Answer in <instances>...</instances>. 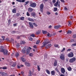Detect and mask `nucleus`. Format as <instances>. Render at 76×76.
Wrapping results in <instances>:
<instances>
[{
  "mask_svg": "<svg viewBox=\"0 0 76 76\" xmlns=\"http://www.w3.org/2000/svg\"><path fill=\"white\" fill-rule=\"evenodd\" d=\"M71 50V49H69L66 50V51L67 52V51H70Z\"/></svg>",
  "mask_w": 76,
  "mask_h": 76,
  "instance_id": "680f3d73",
  "label": "nucleus"
},
{
  "mask_svg": "<svg viewBox=\"0 0 76 76\" xmlns=\"http://www.w3.org/2000/svg\"><path fill=\"white\" fill-rule=\"evenodd\" d=\"M33 47L34 48H37V46L36 45H35Z\"/></svg>",
  "mask_w": 76,
  "mask_h": 76,
  "instance_id": "0e129e2a",
  "label": "nucleus"
},
{
  "mask_svg": "<svg viewBox=\"0 0 76 76\" xmlns=\"http://www.w3.org/2000/svg\"><path fill=\"white\" fill-rule=\"evenodd\" d=\"M42 32L43 34H46L47 33V31H45L42 30Z\"/></svg>",
  "mask_w": 76,
  "mask_h": 76,
  "instance_id": "b1692460",
  "label": "nucleus"
},
{
  "mask_svg": "<svg viewBox=\"0 0 76 76\" xmlns=\"http://www.w3.org/2000/svg\"><path fill=\"white\" fill-rule=\"evenodd\" d=\"M55 70H56L57 72H58V73H60V72H59V70H58V69H57V68H56L55 69Z\"/></svg>",
  "mask_w": 76,
  "mask_h": 76,
  "instance_id": "ea45409f",
  "label": "nucleus"
},
{
  "mask_svg": "<svg viewBox=\"0 0 76 76\" xmlns=\"http://www.w3.org/2000/svg\"><path fill=\"white\" fill-rule=\"evenodd\" d=\"M54 46L55 47H58V45L57 44H55L54 45Z\"/></svg>",
  "mask_w": 76,
  "mask_h": 76,
  "instance_id": "a19ab883",
  "label": "nucleus"
},
{
  "mask_svg": "<svg viewBox=\"0 0 76 76\" xmlns=\"http://www.w3.org/2000/svg\"><path fill=\"white\" fill-rule=\"evenodd\" d=\"M33 25H34V26H37V24L35 23H33Z\"/></svg>",
  "mask_w": 76,
  "mask_h": 76,
  "instance_id": "8fccbe9b",
  "label": "nucleus"
},
{
  "mask_svg": "<svg viewBox=\"0 0 76 76\" xmlns=\"http://www.w3.org/2000/svg\"><path fill=\"white\" fill-rule=\"evenodd\" d=\"M6 40L7 41H10V40L8 38H7V39H6Z\"/></svg>",
  "mask_w": 76,
  "mask_h": 76,
  "instance_id": "13d9d810",
  "label": "nucleus"
},
{
  "mask_svg": "<svg viewBox=\"0 0 76 76\" xmlns=\"http://www.w3.org/2000/svg\"><path fill=\"white\" fill-rule=\"evenodd\" d=\"M47 35L48 37H50L52 36V34L49 33H48V34H47Z\"/></svg>",
  "mask_w": 76,
  "mask_h": 76,
  "instance_id": "6ab92c4d",
  "label": "nucleus"
},
{
  "mask_svg": "<svg viewBox=\"0 0 76 76\" xmlns=\"http://www.w3.org/2000/svg\"><path fill=\"white\" fill-rule=\"evenodd\" d=\"M36 15L35 14V13L33 12L31 14V15L32 16H35Z\"/></svg>",
  "mask_w": 76,
  "mask_h": 76,
  "instance_id": "09e8293b",
  "label": "nucleus"
},
{
  "mask_svg": "<svg viewBox=\"0 0 76 76\" xmlns=\"http://www.w3.org/2000/svg\"><path fill=\"white\" fill-rule=\"evenodd\" d=\"M25 0H20V2L21 3H23V2H25Z\"/></svg>",
  "mask_w": 76,
  "mask_h": 76,
  "instance_id": "79ce46f5",
  "label": "nucleus"
},
{
  "mask_svg": "<svg viewBox=\"0 0 76 76\" xmlns=\"http://www.w3.org/2000/svg\"><path fill=\"white\" fill-rule=\"evenodd\" d=\"M40 33L39 31H38L36 32V34H39Z\"/></svg>",
  "mask_w": 76,
  "mask_h": 76,
  "instance_id": "4d7b16f0",
  "label": "nucleus"
},
{
  "mask_svg": "<svg viewBox=\"0 0 76 76\" xmlns=\"http://www.w3.org/2000/svg\"><path fill=\"white\" fill-rule=\"evenodd\" d=\"M57 61L56 60H55L54 65V66H57Z\"/></svg>",
  "mask_w": 76,
  "mask_h": 76,
  "instance_id": "dca6fc26",
  "label": "nucleus"
},
{
  "mask_svg": "<svg viewBox=\"0 0 76 76\" xmlns=\"http://www.w3.org/2000/svg\"><path fill=\"white\" fill-rule=\"evenodd\" d=\"M11 42H13H13H15V40H14V39L12 38L11 39Z\"/></svg>",
  "mask_w": 76,
  "mask_h": 76,
  "instance_id": "72a5a7b5",
  "label": "nucleus"
},
{
  "mask_svg": "<svg viewBox=\"0 0 76 76\" xmlns=\"http://www.w3.org/2000/svg\"><path fill=\"white\" fill-rule=\"evenodd\" d=\"M28 20L29 21H30V22H34V20L33 19L31 18H29L28 19Z\"/></svg>",
  "mask_w": 76,
  "mask_h": 76,
  "instance_id": "f3484780",
  "label": "nucleus"
},
{
  "mask_svg": "<svg viewBox=\"0 0 76 76\" xmlns=\"http://www.w3.org/2000/svg\"><path fill=\"white\" fill-rule=\"evenodd\" d=\"M16 47L17 48H19V43L17 44Z\"/></svg>",
  "mask_w": 76,
  "mask_h": 76,
  "instance_id": "de8ad7c7",
  "label": "nucleus"
},
{
  "mask_svg": "<svg viewBox=\"0 0 76 76\" xmlns=\"http://www.w3.org/2000/svg\"><path fill=\"white\" fill-rule=\"evenodd\" d=\"M68 23L69 24H68V26H70L72 25V21H68Z\"/></svg>",
  "mask_w": 76,
  "mask_h": 76,
  "instance_id": "bb28decb",
  "label": "nucleus"
},
{
  "mask_svg": "<svg viewBox=\"0 0 76 76\" xmlns=\"http://www.w3.org/2000/svg\"><path fill=\"white\" fill-rule=\"evenodd\" d=\"M72 31L70 30H69L68 31L67 34H72Z\"/></svg>",
  "mask_w": 76,
  "mask_h": 76,
  "instance_id": "37998d69",
  "label": "nucleus"
},
{
  "mask_svg": "<svg viewBox=\"0 0 76 76\" xmlns=\"http://www.w3.org/2000/svg\"><path fill=\"white\" fill-rule=\"evenodd\" d=\"M76 61V58L73 57L71 58L69 60V63H73Z\"/></svg>",
  "mask_w": 76,
  "mask_h": 76,
  "instance_id": "39448f33",
  "label": "nucleus"
},
{
  "mask_svg": "<svg viewBox=\"0 0 76 76\" xmlns=\"http://www.w3.org/2000/svg\"><path fill=\"white\" fill-rule=\"evenodd\" d=\"M60 58H61V59L62 60H64V54L62 53L61 54Z\"/></svg>",
  "mask_w": 76,
  "mask_h": 76,
  "instance_id": "0eeeda50",
  "label": "nucleus"
},
{
  "mask_svg": "<svg viewBox=\"0 0 76 76\" xmlns=\"http://www.w3.org/2000/svg\"><path fill=\"white\" fill-rule=\"evenodd\" d=\"M12 12L13 13H16V9L15 8H14L12 10Z\"/></svg>",
  "mask_w": 76,
  "mask_h": 76,
  "instance_id": "4be33fe9",
  "label": "nucleus"
},
{
  "mask_svg": "<svg viewBox=\"0 0 76 76\" xmlns=\"http://www.w3.org/2000/svg\"><path fill=\"white\" fill-rule=\"evenodd\" d=\"M43 7H44V4H42L40 5V12L42 13V12L43 11Z\"/></svg>",
  "mask_w": 76,
  "mask_h": 76,
  "instance_id": "423d86ee",
  "label": "nucleus"
},
{
  "mask_svg": "<svg viewBox=\"0 0 76 76\" xmlns=\"http://www.w3.org/2000/svg\"><path fill=\"white\" fill-rule=\"evenodd\" d=\"M24 19H25V17H22L20 18V19L22 20H24Z\"/></svg>",
  "mask_w": 76,
  "mask_h": 76,
  "instance_id": "473e14b6",
  "label": "nucleus"
},
{
  "mask_svg": "<svg viewBox=\"0 0 76 76\" xmlns=\"http://www.w3.org/2000/svg\"><path fill=\"white\" fill-rule=\"evenodd\" d=\"M37 69H38L39 71H40V69H40V67H39V66L38 65H37Z\"/></svg>",
  "mask_w": 76,
  "mask_h": 76,
  "instance_id": "f704fd0d",
  "label": "nucleus"
},
{
  "mask_svg": "<svg viewBox=\"0 0 76 76\" xmlns=\"http://www.w3.org/2000/svg\"><path fill=\"white\" fill-rule=\"evenodd\" d=\"M0 74L2 76H6L7 75V73H5L3 72H0Z\"/></svg>",
  "mask_w": 76,
  "mask_h": 76,
  "instance_id": "1a4fd4ad",
  "label": "nucleus"
},
{
  "mask_svg": "<svg viewBox=\"0 0 76 76\" xmlns=\"http://www.w3.org/2000/svg\"><path fill=\"white\" fill-rule=\"evenodd\" d=\"M61 27V26L60 25H58V26H55L54 28L55 29H58V28H60Z\"/></svg>",
  "mask_w": 76,
  "mask_h": 76,
  "instance_id": "ddd939ff",
  "label": "nucleus"
},
{
  "mask_svg": "<svg viewBox=\"0 0 76 76\" xmlns=\"http://www.w3.org/2000/svg\"><path fill=\"white\" fill-rule=\"evenodd\" d=\"M50 42L49 41L48 39H46L45 40V42H43L42 44L43 45L42 46V47H45V46L46 45V44H47Z\"/></svg>",
  "mask_w": 76,
  "mask_h": 76,
  "instance_id": "f03ea898",
  "label": "nucleus"
},
{
  "mask_svg": "<svg viewBox=\"0 0 76 76\" xmlns=\"http://www.w3.org/2000/svg\"><path fill=\"white\" fill-rule=\"evenodd\" d=\"M2 38L3 39V40H4V38H5V37L4 36H2Z\"/></svg>",
  "mask_w": 76,
  "mask_h": 76,
  "instance_id": "052dcab7",
  "label": "nucleus"
},
{
  "mask_svg": "<svg viewBox=\"0 0 76 76\" xmlns=\"http://www.w3.org/2000/svg\"><path fill=\"white\" fill-rule=\"evenodd\" d=\"M74 41V40L73 39H72L70 41V42H73Z\"/></svg>",
  "mask_w": 76,
  "mask_h": 76,
  "instance_id": "6e6d98bb",
  "label": "nucleus"
},
{
  "mask_svg": "<svg viewBox=\"0 0 76 76\" xmlns=\"http://www.w3.org/2000/svg\"><path fill=\"white\" fill-rule=\"evenodd\" d=\"M30 7H35L36 6H37V4L35 3H33L32 2H30Z\"/></svg>",
  "mask_w": 76,
  "mask_h": 76,
  "instance_id": "7ed1b4c3",
  "label": "nucleus"
},
{
  "mask_svg": "<svg viewBox=\"0 0 76 76\" xmlns=\"http://www.w3.org/2000/svg\"><path fill=\"white\" fill-rule=\"evenodd\" d=\"M29 3V1H27L26 2H25V5H26V4H28V3Z\"/></svg>",
  "mask_w": 76,
  "mask_h": 76,
  "instance_id": "4c0bfd02",
  "label": "nucleus"
},
{
  "mask_svg": "<svg viewBox=\"0 0 76 76\" xmlns=\"http://www.w3.org/2000/svg\"><path fill=\"white\" fill-rule=\"evenodd\" d=\"M30 27L33 29L34 28V26H33L32 23L29 22Z\"/></svg>",
  "mask_w": 76,
  "mask_h": 76,
  "instance_id": "9d476101",
  "label": "nucleus"
},
{
  "mask_svg": "<svg viewBox=\"0 0 76 76\" xmlns=\"http://www.w3.org/2000/svg\"><path fill=\"white\" fill-rule=\"evenodd\" d=\"M67 69L69 71H72V68L71 67L68 68Z\"/></svg>",
  "mask_w": 76,
  "mask_h": 76,
  "instance_id": "cd10ccee",
  "label": "nucleus"
},
{
  "mask_svg": "<svg viewBox=\"0 0 76 76\" xmlns=\"http://www.w3.org/2000/svg\"><path fill=\"white\" fill-rule=\"evenodd\" d=\"M61 2H63V3H64V0H61Z\"/></svg>",
  "mask_w": 76,
  "mask_h": 76,
  "instance_id": "338daca9",
  "label": "nucleus"
},
{
  "mask_svg": "<svg viewBox=\"0 0 76 76\" xmlns=\"http://www.w3.org/2000/svg\"><path fill=\"white\" fill-rule=\"evenodd\" d=\"M51 47V44H48L46 46V48H50Z\"/></svg>",
  "mask_w": 76,
  "mask_h": 76,
  "instance_id": "f8f14e48",
  "label": "nucleus"
},
{
  "mask_svg": "<svg viewBox=\"0 0 76 76\" xmlns=\"http://www.w3.org/2000/svg\"><path fill=\"white\" fill-rule=\"evenodd\" d=\"M73 38H76V34H75L73 35Z\"/></svg>",
  "mask_w": 76,
  "mask_h": 76,
  "instance_id": "a18cd8bd",
  "label": "nucleus"
},
{
  "mask_svg": "<svg viewBox=\"0 0 76 76\" xmlns=\"http://www.w3.org/2000/svg\"><path fill=\"white\" fill-rule=\"evenodd\" d=\"M58 1L56 2V3L54 4V6L56 7H57L58 5Z\"/></svg>",
  "mask_w": 76,
  "mask_h": 76,
  "instance_id": "5701e85b",
  "label": "nucleus"
},
{
  "mask_svg": "<svg viewBox=\"0 0 76 76\" xmlns=\"http://www.w3.org/2000/svg\"><path fill=\"white\" fill-rule=\"evenodd\" d=\"M31 36L32 37H35V35L34 34H32Z\"/></svg>",
  "mask_w": 76,
  "mask_h": 76,
  "instance_id": "5fc2aeb1",
  "label": "nucleus"
},
{
  "mask_svg": "<svg viewBox=\"0 0 76 76\" xmlns=\"http://www.w3.org/2000/svg\"><path fill=\"white\" fill-rule=\"evenodd\" d=\"M17 25H18V23H17L14 24L13 26H16Z\"/></svg>",
  "mask_w": 76,
  "mask_h": 76,
  "instance_id": "864d4df0",
  "label": "nucleus"
},
{
  "mask_svg": "<svg viewBox=\"0 0 76 76\" xmlns=\"http://www.w3.org/2000/svg\"><path fill=\"white\" fill-rule=\"evenodd\" d=\"M26 15L27 16H30V14H29V12H27Z\"/></svg>",
  "mask_w": 76,
  "mask_h": 76,
  "instance_id": "58836bf2",
  "label": "nucleus"
},
{
  "mask_svg": "<svg viewBox=\"0 0 76 76\" xmlns=\"http://www.w3.org/2000/svg\"><path fill=\"white\" fill-rule=\"evenodd\" d=\"M29 74L28 76H32V73L31 72V71H29Z\"/></svg>",
  "mask_w": 76,
  "mask_h": 76,
  "instance_id": "412c9836",
  "label": "nucleus"
},
{
  "mask_svg": "<svg viewBox=\"0 0 76 76\" xmlns=\"http://www.w3.org/2000/svg\"><path fill=\"white\" fill-rule=\"evenodd\" d=\"M46 13L47 15H50L51 14V12L49 11H47L46 12Z\"/></svg>",
  "mask_w": 76,
  "mask_h": 76,
  "instance_id": "2f4dec72",
  "label": "nucleus"
},
{
  "mask_svg": "<svg viewBox=\"0 0 76 76\" xmlns=\"http://www.w3.org/2000/svg\"><path fill=\"white\" fill-rule=\"evenodd\" d=\"M51 74L52 75H54L55 74V71H52L51 72Z\"/></svg>",
  "mask_w": 76,
  "mask_h": 76,
  "instance_id": "393cba45",
  "label": "nucleus"
},
{
  "mask_svg": "<svg viewBox=\"0 0 76 76\" xmlns=\"http://www.w3.org/2000/svg\"><path fill=\"white\" fill-rule=\"evenodd\" d=\"M64 50H65V48H63V49H62L61 50V53H63L64 52Z\"/></svg>",
  "mask_w": 76,
  "mask_h": 76,
  "instance_id": "c9c22d12",
  "label": "nucleus"
},
{
  "mask_svg": "<svg viewBox=\"0 0 76 76\" xmlns=\"http://www.w3.org/2000/svg\"><path fill=\"white\" fill-rule=\"evenodd\" d=\"M20 43L21 44H25V41H22Z\"/></svg>",
  "mask_w": 76,
  "mask_h": 76,
  "instance_id": "7c9ffc66",
  "label": "nucleus"
},
{
  "mask_svg": "<svg viewBox=\"0 0 76 76\" xmlns=\"http://www.w3.org/2000/svg\"><path fill=\"white\" fill-rule=\"evenodd\" d=\"M51 27H52V26L51 25L48 26L49 28H51Z\"/></svg>",
  "mask_w": 76,
  "mask_h": 76,
  "instance_id": "774afa93",
  "label": "nucleus"
},
{
  "mask_svg": "<svg viewBox=\"0 0 76 76\" xmlns=\"http://www.w3.org/2000/svg\"><path fill=\"white\" fill-rule=\"evenodd\" d=\"M72 47H74V46H76V43H74L72 45Z\"/></svg>",
  "mask_w": 76,
  "mask_h": 76,
  "instance_id": "49530a36",
  "label": "nucleus"
},
{
  "mask_svg": "<svg viewBox=\"0 0 76 76\" xmlns=\"http://www.w3.org/2000/svg\"><path fill=\"white\" fill-rule=\"evenodd\" d=\"M34 65H37V63L35 62H34Z\"/></svg>",
  "mask_w": 76,
  "mask_h": 76,
  "instance_id": "e2e57ef3",
  "label": "nucleus"
},
{
  "mask_svg": "<svg viewBox=\"0 0 76 76\" xmlns=\"http://www.w3.org/2000/svg\"><path fill=\"white\" fill-rule=\"evenodd\" d=\"M29 39L30 41H32L33 39L31 37H29Z\"/></svg>",
  "mask_w": 76,
  "mask_h": 76,
  "instance_id": "603ef678",
  "label": "nucleus"
},
{
  "mask_svg": "<svg viewBox=\"0 0 76 76\" xmlns=\"http://www.w3.org/2000/svg\"><path fill=\"white\" fill-rule=\"evenodd\" d=\"M39 42H40V40H37V41L36 44H39Z\"/></svg>",
  "mask_w": 76,
  "mask_h": 76,
  "instance_id": "c85d7f7f",
  "label": "nucleus"
},
{
  "mask_svg": "<svg viewBox=\"0 0 76 76\" xmlns=\"http://www.w3.org/2000/svg\"><path fill=\"white\" fill-rule=\"evenodd\" d=\"M25 65L27 66V67H30L31 66V64L28 62H26L25 63Z\"/></svg>",
  "mask_w": 76,
  "mask_h": 76,
  "instance_id": "9b49d317",
  "label": "nucleus"
},
{
  "mask_svg": "<svg viewBox=\"0 0 76 76\" xmlns=\"http://www.w3.org/2000/svg\"><path fill=\"white\" fill-rule=\"evenodd\" d=\"M33 9L31 8H29L28 9V11L29 12H32L33 11Z\"/></svg>",
  "mask_w": 76,
  "mask_h": 76,
  "instance_id": "a211bd4d",
  "label": "nucleus"
},
{
  "mask_svg": "<svg viewBox=\"0 0 76 76\" xmlns=\"http://www.w3.org/2000/svg\"><path fill=\"white\" fill-rule=\"evenodd\" d=\"M15 56L17 57H18V56H19V53H15Z\"/></svg>",
  "mask_w": 76,
  "mask_h": 76,
  "instance_id": "c756f323",
  "label": "nucleus"
},
{
  "mask_svg": "<svg viewBox=\"0 0 76 76\" xmlns=\"http://www.w3.org/2000/svg\"><path fill=\"white\" fill-rule=\"evenodd\" d=\"M57 10V8H56V7L54 8V12H56Z\"/></svg>",
  "mask_w": 76,
  "mask_h": 76,
  "instance_id": "e433bc0d",
  "label": "nucleus"
},
{
  "mask_svg": "<svg viewBox=\"0 0 76 76\" xmlns=\"http://www.w3.org/2000/svg\"><path fill=\"white\" fill-rule=\"evenodd\" d=\"M7 67L6 66L2 68V69H4V70H6V69H7Z\"/></svg>",
  "mask_w": 76,
  "mask_h": 76,
  "instance_id": "3c124183",
  "label": "nucleus"
},
{
  "mask_svg": "<svg viewBox=\"0 0 76 76\" xmlns=\"http://www.w3.org/2000/svg\"><path fill=\"white\" fill-rule=\"evenodd\" d=\"M1 52L3 53L4 55H7L8 54V51L6 50H1Z\"/></svg>",
  "mask_w": 76,
  "mask_h": 76,
  "instance_id": "20e7f679",
  "label": "nucleus"
},
{
  "mask_svg": "<svg viewBox=\"0 0 76 76\" xmlns=\"http://www.w3.org/2000/svg\"><path fill=\"white\" fill-rule=\"evenodd\" d=\"M52 1L53 3H56V0H53Z\"/></svg>",
  "mask_w": 76,
  "mask_h": 76,
  "instance_id": "bf43d9fd",
  "label": "nucleus"
},
{
  "mask_svg": "<svg viewBox=\"0 0 76 76\" xmlns=\"http://www.w3.org/2000/svg\"><path fill=\"white\" fill-rule=\"evenodd\" d=\"M46 72L48 75H50V72L48 69L46 70Z\"/></svg>",
  "mask_w": 76,
  "mask_h": 76,
  "instance_id": "aec40b11",
  "label": "nucleus"
},
{
  "mask_svg": "<svg viewBox=\"0 0 76 76\" xmlns=\"http://www.w3.org/2000/svg\"><path fill=\"white\" fill-rule=\"evenodd\" d=\"M0 49H1L0 50V51L1 52V51H2V50H4V49H3V46H1L0 47Z\"/></svg>",
  "mask_w": 76,
  "mask_h": 76,
  "instance_id": "a878e982",
  "label": "nucleus"
},
{
  "mask_svg": "<svg viewBox=\"0 0 76 76\" xmlns=\"http://www.w3.org/2000/svg\"><path fill=\"white\" fill-rule=\"evenodd\" d=\"M64 10H67V8L66 7H65L64 8Z\"/></svg>",
  "mask_w": 76,
  "mask_h": 76,
  "instance_id": "69168bd1",
  "label": "nucleus"
},
{
  "mask_svg": "<svg viewBox=\"0 0 76 76\" xmlns=\"http://www.w3.org/2000/svg\"><path fill=\"white\" fill-rule=\"evenodd\" d=\"M31 48L29 47L28 48V47L26 46L24 47L22 50V53H26V54H28L30 53V50H31Z\"/></svg>",
  "mask_w": 76,
  "mask_h": 76,
  "instance_id": "f257e3e1",
  "label": "nucleus"
},
{
  "mask_svg": "<svg viewBox=\"0 0 76 76\" xmlns=\"http://www.w3.org/2000/svg\"><path fill=\"white\" fill-rule=\"evenodd\" d=\"M68 57L69 58H71L73 57V53L72 52L70 53L68 55Z\"/></svg>",
  "mask_w": 76,
  "mask_h": 76,
  "instance_id": "6e6552de",
  "label": "nucleus"
},
{
  "mask_svg": "<svg viewBox=\"0 0 76 76\" xmlns=\"http://www.w3.org/2000/svg\"><path fill=\"white\" fill-rule=\"evenodd\" d=\"M21 59L23 62H25L26 61V59L23 58V57H21Z\"/></svg>",
  "mask_w": 76,
  "mask_h": 76,
  "instance_id": "2eb2a0df",
  "label": "nucleus"
},
{
  "mask_svg": "<svg viewBox=\"0 0 76 76\" xmlns=\"http://www.w3.org/2000/svg\"><path fill=\"white\" fill-rule=\"evenodd\" d=\"M33 55L34 54H33L32 53H30L29 54V56H30L31 57H32Z\"/></svg>",
  "mask_w": 76,
  "mask_h": 76,
  "instance_id": "c03bdc74",
  "label": "nucleus"
},
{
  "mask_svg": "<svg viewBox=\"0 0 76 76\" xmlns=\"http://www.w3.org/2000/svg\"><path fill=\"white\" fill-rule=\"evenodd\" d=\"M65 72H66V71H65L64 69L63 68H61V72L62 73H65Z\"/></svg>",
  "mask_w": 76,
  "mask_h": 76,
  "instance_id": "4468645a",
  "label": "nucleus"
}]
</instances>
